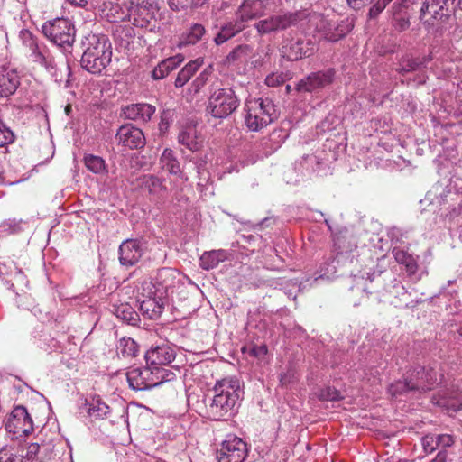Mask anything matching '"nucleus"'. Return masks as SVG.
<instances>
[{"instance_id":"obj_12","label":"nucleus","mask_w":462,"mask_h":462,"mask_svg":"<svg viewBox=\"0 0 462 462\" xmlns=\"http://www.w3.org/2000/svg\"><path fill=\"white\" fill-rule=\"evenodd\" d=\"M247 445L236 436H228L217 450L218 462H244L247 457Z\"/></svg>"},{"instance_id":"obj_57","label":"nucleus","mask_w":462,"mask_h":462,"mask_svg":"<svg viewBox=\"0 0 462 462\" xmlns=\"http://www.w3.org/2000/svg\"><path fill=\"white\" fill-rule=\"evenodd\" d=\"M199 177V182L198 187H205L210 180V175L209 172L207 170H203V171H199V174H198Z\"/></svg>"},{"instance_id":"obj_40","label":"nucleus","mask_w":462,"mask_h":462,"mask_svg":"<svg viewBox=\"0 0 462 462\" xmlns=\"http://www.w3.org/2000/svg\"><path fill=\"white\" fill-rule=\"evenodd\" d=\"M110 412L109 406L100 400L94 401L89 404L88 413L97 419H104Z\"/></svg>"},{"instance_id":"obj_39","label":"nucleus","mask_w":462,"mask_h":462,"mask_svg":"<svg viewBox=\"0 0 462 462\" xmlns=\"http://www.w3.org/2000/svg\"><path fill=\"white\" fill-rule=\"evenodd\" d=\"M118 349L124 357H133L137 355L139 346L134 339L123 337L119 341Z\"/></svg>"},{"instance_id":"obj_28","label":"nucleus","mask_w":462,"mask_h":462,"mask_svg":"<svg viewBox=\"0 0 462 462\" xmlns=\"http://www.w3.org/2000/svg\"><path fill=\"white\" fill-rule=\"evenodd\" d=\"M141 186L151 195L162 198L167 192V187L163 180L155 175L148 174L141 178Z\"/></svg>"},{"instance_id":"obj_27","label":"nucleus","mask_w":462,"mask_h":462,"mask_svg":"<svg viewBox=\"0 0 462 462\" xmlns=\"http://www.w3.org/2000/svg\"><path fill=\"white\" fill-rule=\"evenodd\" d=\"M178 142L191 152L199 151L202 146V142L199 140L194 126L182 128L179 133Z\"/></svg>"},{"instance_id":"obj_33","label":"nucleus","mask_w":462,"mask_h":462,"mask_svg":"<svg viewBox=\"0 0 462 462\" xmlns=\"http://www.w3.org/2000/svg\"><path fill=\"white\" fill-rule=\"evenodd\" d=\"M203 60L198 58L194 60H190L185 65L184 68L178 73L175 79L174 85L176 88L183 87L191 77L197 72V70L202 66Z\"/></svg>"},{"instance_id":"obj_35","label":"nucleus","mask_w":462,"mask_h":462,"mask_svg":"<svg viewBox=\"0 0 462 462\" xmlns=\"http://www.w3.org/2000/svg\"><path fill=\"white\" fill-rule=\"evenodd\" d=\"M393 254L396 262L405 266L407 273L410 275L415 274L418 270V263L416 258L407 253L406 251L394 247L393 249Z\"/></svg>"},{"instance_id":"obj_32","label":"nucleus","mask_w":462,"mask_h":462,"mask_svg":"<svg viewBox=\"0 0 462 462\" xmlns=\"http://www.w3.org/2000/svg\"><path fill=\"white\" fill-rule=\"evenodd\" d=\"M206 32L205 27L200 23H193L180 38L179 47L196 44Z\"/></svg>"},{"instance_id":"obj_61","label":"nucleus","mask_w":462,"mask_h":462,"mask_svg":"<svg viewBox=\"0 0 462 462\" xmlns=\"http://www.w3.org/2000/svg\"><path fill=\"white\" fill-rule=\"evenodd\" d=\"M430 462H447V451L440 450L437 454L436 457L432 459Z\"/></svg>"},{"instance_id":"obj_25","label":"nucleus","mask_w":462,"mask_h":462,"mask_svg":"<svg viewBox=\"0 0 462 462\" xmlns=\"http://www.w3.org/2000/svg\"><path fill=\"white\" fill-rule=\"evenodd\" d=\"M246 28V25L240 21V19L235 15V18L231 21L226 22L221 26L220 31L215 37V42L220 45L236 36L237 33Z\"/></svg>"},{"instance_id":"obj_5","label":"nucleus","mask_w":462,"mask_h":462,"mask_svg":"<svg viewBox=\"0 0 462 462\" xmlns=\"http://www.w3.org/2000/svg\"><path fill=\"white\" fill-rule=\"evenodd\" d=\"M245 125L249 131L259 132L277 118V110L271 99L254 98L245 104Z\"/></svg>"},{"instance_id":"obj_16","label":"nucleus","mask_w":462,"mask_h":462,"mask_svg":"<svg viewBox=\"0 0 462 462\" xmlns=\"http://www.w3.org/2000/svg\"><path fill=\"white\" fill-rule=\"evenodd\" d=\"M137 301L141 313L150 319H158L168 304L167 299H162L153 293L145 292V295L143 294L142 290L139 291V286H137Z\"/></svg>"},{"instance_id":"obj_15","label":"nucleus","mask_w":462,"mask_h":462,"mask_svg":"<svg viewBox=\"0 0 462 462\" xmlns=\"http://www.w3.org/2000/svg\"><path fill=\"white\" fill-rule=\"evenodd\" d=\"M155 9L153 2L143 0L141 3L137 2L136 5L132 3L127 14L119 18L122 20L127 18L134 26L144 28L154 19Z\"/></svg>"},{"instance_id":"obj_29","label":"nucleus","mask_w":462,"mask_h":462,"mask_svg":"<svg viewBox=\"0 0 462 462\" xmlns=\"http://www.w3.org/2000/svg\"><path fill=\"white\" fill-rule=\"evenodd\" d=\"M439 404L454 412L462 410V391L457 388L447 390L440 398Z\"/></svg>"},{"instance_id":"obj_9","label":"nucleus","mask_w":462,"mask_h":462,"mask_svg":"<svg viewBox=\"0 0 462 462\" xmlns=\"http://www.w3.org/2000/svg\"><path fill=\"white\" fill-rule=\"evenodd\" d=\"M239 104L240 100L232 88H218L208 99V111L216 118H226L236 110Z\"/></svg>"},{"instance_id":"obj_56","label":"nucleus","mask_w":462,"mask_h":462,"mask_svg":"<svg viewBox=\"0 0 462 462\" xmlns=\"http://www.w3.org/2000/svg\"><path fill=\"white\" fill-rule=\"evenodd\" d=\"M248 353L252 356L261 358L267 354V347L264 345L253 346L249 347Z\"/></svg>"},{"instance_id":"obj_10","label":"nucleus","mask_w":462,"mask_h":462,"mask_svg":"<svg viewBox=\"0 0 462 462\" xmlns=\"http://www.w3.org/2000/svg\"><path fill=\"white\" fill-rule=\"evenodd\" d=\"M414 393H421L431 390L438 383L437 372L431 367L420 365L409 368L405 372Z\"/></svg>"},{"instance_id":"obj_34","label":"nucleus","mask_w":462,"mask_h":462,"mask_svg":"<svg viewBox=\"0 0 462 462\" xmlns=\"http://www.w3.org/2000/svg\"><path fill=\"white\" fill-rule=\"evenodd\" d=\"M113 312L118 319L132 326L137 325L140 320L139 314L128 303L114 305Z\"/></svg>"},{"instance_id":"obj_37","label":"nucleus","mask_w":462,"mask_h":462,"mask_svg":"<svg viewBox=\"0 0 462 462\" xmlns=\"http://www.w3.org/2000/svg\"><path fill=\"white\" fill-rule=\"evenodd\" d=\"M83 161L86 168L95 174H106L108 171L105 160L100 156L87 154Z\"/></svg>"},{"instance_id":"obj_30","label":"nucleus","mask_w":462,"mask_h":462,"mask_svg":"<svg viewBox=\"0 0 462 462\" xmlns=\"http://www.w3.org/2000/svg\"><path fill=\"white\" fill-rule=\"evenodd\" d=\"M431 60L432 56L430 54L417 59L410 57L402 58V60L400 61L397 71L402 75H405L406 73L416 71L420 68H426L429 62Z\"/></svg>"},{"instance_id":"obj_44","label":"nucleus","mask_w":462,"mask_h":462,"mask_svg":"<svg viewBox=\"0 0 462 462\" xmlns=\"http://www.w3.org/2000/svg\"><path fill=\"white\" fill-rule=\"evenodd\" d=\"M318 88V73H311L305 79H301L297 85V90L299 92H309L316 90Z\"/></svg>"},{"instance_id":"obj_18","label":"nucleus","mask_w":462,"mask_h":462,"mask_svg":"<svg viewBox=\"0 0 462 462\" xmlns=\"http://www.w3.org/2000/svg\"><path fill=\"white\" fill-rule=\"evenodd\" d=\"M119 262L123 266L135 265L143 254V244L137 239H126L118 249Z\"/></svg>"},{"instance_id":"obj_48","label":"nucleus","mask_w":462,"mask_h":462,"mask_svg":"<svg viewBox=\"0 0 462 462\" xmlns=\"http://www.w3.org/2000/svg\"><path fill=\"white\" fill-rule=\"evenodd\" d=\"M207 0H168L171 9L178 11L182 9L190 3L192 5L198 7L202 6Z\"/></svg>"},{"instance_id":"obj_45","label":"nucleus","mask_w":462,"mask_h":462,"mask_svg":"<svg viewBox=\"0 0 462 462\" xmlns=\"http://www.w3.org/2000/svg\"><path fill=\"white\" fill-rule=\"evenodd\" d=\"M40 451V446L38 443L27 444L25 448L19 447V457L23 459V462H32Z\"/></svg>"},{"instance_id":"obj_51","label":"nucleus","mask_w":462,"mask_h":462,"mask_svg":"<svg viewBox=\"0 0 462 462\" xmlns=\"http://www.w3.org/2000/svg\"><path fill=\"white\" fill-rule=\"evenodd\" d=\"M413 0H394L392 10L393 15L398 16L400 15L404 9L408 8L410 5L413 4Z\"/></svg>"},{"instance_id":"obj_54","label":"nucleus","mask_w":462,"mask_h":462,"mask_svg":"<svg viewBox=\"0 0 462 462\" xmlns=\"http://www.w3.org/2000/svg\"><path fill=\"white\" fill-rule=\"evenodd\" d=\"M208 73L204 70L202 71L192 82V87L195 92H198L208 81Z\"/></svg>"},{"instance_id":"obj_1","label":"nucleus","mask_w":462,"mask_h":462,"mask_svg":"<svg viewBox=\"0 0 462 462\" xmlns=\"http://www.w3.org/2000/svg\"><path fill=\"white\" fill-rule=\"evenodd\" d=\"M212 393L213 395L206 402V417L212 420H227L233 417L243 393L239 380L236 377L218 380Z\"/></svg>"},{"instance_id":"obj_23","label":"nucleus","mask_w":462,"mask_h":462,"mask_svg":"<svg viewBox=\"0 0 462 462\" xmlns=\"http://www.w3.org/2000/svg\"><path fill=\"white\" fill-rule=\"evenodd\" d=\"M156 111L155 106L146 103L132 104L122 109V115L129 120L146 123Z\"/></svg>"},{"instance_id":"obj_46","label":"nucleus","mask_w":462,"mask_h":462,"mask_svg":"<svg viewBox=\"0 0 462 462\" xmlns=\"http://www.w3.org/2000/svg\"><path fill=\"white\" fill-rule=\"evenodd\" d=\"M318 165V157L315 154L305 155L300 162V169L306 171L308 175L315 173Z\"/></svg>"},{"instance_id":"obj_8","label":"nucleus","mask_w":462,"mask_h":462,"mask_svg":"<svg viewBox=\"0 0 462 462\" xmlns=\"http://www.w3.org/2000/svg\"><path fill=\"white\" fill-rule=\"evenodd\" d=\"M177 276L176 271L171 268L160 269L154 277V282L144 280L140 283L139 291L142 290V293L144 295L145 292L153 293L158 297L168 300L178 282Z\"/></svg>"},{"instance_id":"obj_53","label":"nucleus","mask_w":462,"mask_h":462,"mask_svg":"<svg viewBox=\"0 0 462 462\" xmlns=\"http://www.w3.org/2000/svg\"><path fill=\"white\" fill-rule=\"evenodd\" d=\"M262 5L263 12H271L274 11L277 7H279L282 0H258Z\"/></svg>"},{"instance_id":"obj_60","label":"nucleus","mask_w":462,"mask_h":462,"mask_svg":"<svg viewBox=\"0 0 462 462\" xmlns=\"http://www.w3.org/2000/svg\"><path fill=\"white\" fill-rule=\"evenodd\" d=\"M330 391V389H328L326 394L323 392L319 393V399L326 398L332 401L340 399V393L337 391H332V393Z\"/></svg>"},{"instance_id":"obj_47","label":"nucleus","mask_w":462,"mask_h":462,"mask_svg":"<svg viewBox=\"0 0 462 462\" xmlns=\"http://www.w3.org/2000/svg\"><path fill=\"white\" fill-rule=\"evenodd\" d=\"M14 141L13 131L0 119V147L12 143Z\"/></svg>"},{"instance_id":"obj_24","label":"nucleus","mask_w":462,"mask_h":462,"mask_svg":"<svg viewBox=\"0 0 462 462\" xmlns=\"http://www.w3.org/2000/svg\"><path fill=\"white\" fill-rule=\"evenodd\" d=\"M262 4L258 0H243L237 7L235 15L237 16L246 26L247 23L264 14Z\"/></svg>"},{"instance_id":"obj_63","label":"nucleus","mask_w":462,"mask_h":462,"mask_svg":"<svg viewBox=\"0 0 462 462\" xmlns=\"http://www.w3.org/2000/svg\"><path fill=\"white\" fill-rule=\"evenodd\" d=\"M291 374L290 373L280 374V383L282 385H286L291 383Z\"/></svg>"},{"instance_id":"obj_62","label":"nucleus","mask_w":462,"mask_h":462,"mask_svg":"<svg viewBox=\"0 0 462 462\" xmlns=\"http://www.w3.org/2000/svg\"><path fill=\"white\" fill-rule=\"evenodd\" d=\"M381 13H382V11L373 5V6L369 10L368 16H369L370 19H374Z\"/></svg>"},{"instance_id":"obj_2","label":"nucleus","mask_w":462,"mask_h":462,"mask_svg":"<svg viewBox=\"0 0 462 462\" xmlns=\"http://www.w3.org/2000/svg\"><path fill=\"white\" fill-rule=\"evenodd\" d=\"M82 44L81 67L92 74L100 73L111 62V42L106 35L88 34Z\"/></svg>"},{"instance_id":"obj_38","label":"nucleus","mask_w":462,"mask_h":462,"mask_svg":"<svg viewBox=\"0 0 462 462\" xmlns=\"http://www.w3.org/2000/svg\"><path fill=\"white\" fill-rule=\"evenodd\" d=\"M388 393L395 398L408 395L410 393L415 394L405 374H403L402 379L396 380L389 385Z\"/></svg>"},{"instance_id":"obj_21","label":"nucleus","mask_w":462,"mask_h":462,"mask_svg":"<svg viewBox=\"0 0 462 462\" xmlns=\"http://www.w3.org/2000/svg\"><path fill=\"white\" fill-rule=\"evenodd\" d=\"M350 31L349 24L342 22L328 20L326 18L319 19V33L322 32L323 37L329 42H337L343 38Z\"/></svg>"},{"instance_id":"obj_41","label":"nucleus","mask_w":462,"mask_h":462,"mask_svg":"<svg viewBox=\"0 0 462 462\" xmlns=\"http://www.w3.org/2000/svg\"><path fill=\"white\" fill-rule=\"evenodd\" d=\"M253 48L248 44H242L236 47L226 57L229 62L246 60L252 53Z\"/></svg>"},{"instance_id":"obj_49","label":"nucleus","mask_w":462,"mask_h":462,"mask_svg":"<svg viewBox=\"0 0 462 462\" xmlns=\"http://www.w3.org/2000/svg\"><path fill=\"white\" fill-rule=\"evenodd\" d=\"M421 446L425 453L430 454L438 449L435 434H428L421 438Z\"/></svg>"},{"instance_id":"obj_64","label":"nucleus","mask_w":462,"mask_h":462,"mask_svg":"<svg viewBox=\"0 0 462 462\" xmlns=\"http://www.w3.org/2000/svg\"><path fill=\"white\" fill-rule=\"evenodd\" d=\"M378 462H409L408 460H405V459H397V458H394L393 457H382Z\"/></svg>"},{"instance_id":"obj_42","label":"nucleus","mask_w":462,"mask_h":462,"mask_svg":"<svg viewBox=\"0 0 462 462\" xmlns=\"http://www.w3.org/2000/svg\"><path fill=\"white\" fill-rule=\"evenodd\" d=\"M0 462H23L19 457V447H3L0 449Z\"/></svg>"},{"instance_id":"obj_31","label":"nucleus","mask_w":462,"mask_h":462,"mask_svg":"<svg viewBox=\"0 0 462 462\" xmlns=\"http://www.w3.org/2000/svg\"><path fill=\"white\" fill-rule=\"evenodd\" d=\"M182 61L183 58L180 55H176L162 60L153 69L152 72V78L154 79H162L165 78L171 71L175 69Z\"/></svg>"},{"instance_id":"obj_43","label":"nucleus","mask_w":462,"mask_h":462,"mask_svg":"<svg viewBox=\"0 0 462 462\" xmlns=\"http://www.w3.org/2000/svg\"><path fill=\"white\" fill-rule=\"evenodd\" d=\"M302 42H295L282 47V55L289 60H297L302 57Z\"/></svg>"},{"instance_id":"obj_3","label":"nucleus","mask_w":462,"mask_h":462,"mask_svg":"<svg viewBox=\"0 0 462 462\" xmlns=\"http://www.w3.org/2000/svg\"><path fill=\"white\" fill-rule=\"evenodd\" d=\"M19 38L28 58L32 62L42 66L56 82L62 81L58 64L48 47L28 30H22Z\"/></svg>"},{"instance_id":"obj_19","label":"nucleus","mask_w":462,"mask_h":462,"mask_svg":"<svg viewBox=\"0 0 462 462\" xmlns=\"http://www.w3.org/2000/svg\"><path fill=\"white\" fill-rule=\"evenodd\" d=\"M387 276H388V274L383 271H376V272L374 271L372 273H367L366 279L371 283L375 282V285L374 287H372L371 289H369L368 287H365L364 289V291L368 293H372L374 291L381 293L384 291L389 293H395L396 296H401V295H404L407 293L404 286L401 283V282L397 281L396 279H394L392 282H393L392 286H385V287L381 288L383 282L386 281L389 278Z\"/></svg>"},{"instance_id":"obj_4","label":"nucleus","mask_w":462,"mask_h":462,"mask_svg":"<svg viewBox=\"0 0 462 462\" xmlns=\"http://www.w3.org/2000/svg\"><path fill=\"white\" fill-rule=\"evenodd\" d=\"M457 8L462 10V0H425L420 18L429 32H438Z\"/></svg>"},{"instance_id":"obj_17","label":"nucleus","mask_w":462,"mask_h":462,"mask_svg":"<svg viewBox=\"0 0 462 462\" xmlns=\"http://www.w3.org/2000/svg\"><path fill=\"white\" fill-rule=\"evenodd\" d=\"M325 223L331 232L334 246L337 247L339 253L352 252L356 248L357 238L353 230L346 227L335 228L328 219H325Z\"/></svg>"},{"instance_id":"obj_7","label":"nucleus","mask_w":462,"mask_h":462,"mask_svg":"<svg viewBox=\"0 0 462 462\" xmlns=\"http://www.w3.org/2000/svg\"><path fill=\"white\" fill-rule=\"evenodd\" d=\"M42 32L46 38L64 51L69 49L75 42V27L69 19L48 21L42 26Z\"/></svg>"},{"instance_id":"obj_55","label":"nucleus","mask_w":462,"mask_h":462,"mask_svg":"<svg viewBox=\"0 0 462 462\" xmlns=\"http://www.w3.org/2000/svg\"><path fill=\"white\" fill-rule=\"evenodd\" d=\"M335 75V71L333 69H328L325 71L319 74V88L325 85H328L332 82Z\"/></svg>"},{"instance_id":"obj_58","label":"nucleus","mask_w":462,"mask_h":462,"mask_svg":"<svg viewBox=\"0 0 462 462\" xmlns=\"http://www.w3.org/2000/svg\"><path fill=\"white\" fill-rule=\"evenodd\" d=\"M348 5L354 9H360L370 5L373 0H346Z\"/></svg>"},{"instance_id":"obj_11","label":"nucleus","mask_w":462,"mask_h":462,"mask_svg":"<svg viewBox=\"0 0 462 462\" xmlns=\"http://www.w3.org/2000/svg\"><path fill=\"white\" fill-rule=\"evenodd\" d=\"M5 430L13 434L12 439L28 436L33 430V422L23 406H16L5 422Z\"/></svg>"},{"instance_id":"obj_22","label":"nucleus","mask_w":462,"mask_h":462,"mask_svg":"<svg viewBox=\"0 0 462 462\" xmlns=\"http://www.w3.org/2000/svg\"><path fill=\"white\" fill-rule=\"evenodd\" d=\"M20 85V78L15 69L9 66L0 67V97L13 95Z\"/></svg>"},{"instance_id":"obj_50","label":"nucleus","mask_w":462,"mask_h":462,"mask_svg":"<svg viewBox=\"0 0 462 462\" xmlns=\"http://www.w3.org/2000/svg\"><path fill=\"white\" fill-rule=\"evenodd\" d=\"M287 79V74L276 72L268 75L265 79V83L269 87H277L284 83Z\"/></svg>"},{"instance_id":"obj_14","label":"nucleus","mask_w":462,"mask_h":462,"mask_svg":"<svg viewBox=\"0 0 462 462\" xmlns=\"http://www.w3.org/2000/svg\"><path fill=\"white\" fill-rule=\"evenodd\" d=\"M176 356L175 348L168 342L152 346L145 354V360L154 370H167L163 366L171 365Z\"/></svg>"},{"instance_id":"obj_52","label":"nucleus","mask_w":462,"mask_h":462,"mask_svg":"<svg viewBox=\"0 0 462 462\" xmlns=\"http://www.w3.org/2000/svg\"><path fill=\"white\" fill-rule=\"evenodd\" d=\"M435 439L437 440L438 448H442V450H445L446 448L450 447L454 443L452 436L448 434L435 435Z\"/></svg>"},{"instance_id":"obj_20","label":"nucleus","mask_w":462,"mask_h":462,"mask_svg":"<svg viewBox=\"0 0 462 462\" xmlns=\"http://www.w3.org/2000/svg\"><path fill=\"white\" fill-rule=\"evenodd\" d=\"M116 138L119 143L129 149L142 148L145 143L143 131L131 124L122 125L118 129Z\"/></svg>"},{"instance_id":"obj_59","label":"nucleus","mask_w":462,"mask_h":462,"mask_svg":"<svg viewBox=\"0 0 462 462\" xmlns=\"http://www.w3.org/2000/svg\"><path fill=\"white\" fill-rule=\"evenodd\" d=\"M393 18L396 20L397 26L401 31L406 30L409 27V20L402 16V14L398 16H393Z\"/></svg>"},{"instance_id":"obj_6","label":"nucleus","mask_w":462,"mask_h":462,"mask_svg":"<svg viewBox=\"0 0 462 462\" xmlns=\"http://www.w3.org/2000/svg\"><path fill=\"white\" fill-rule=\"evenodd\" d=\"M176 374L171 370H154L151 366L135 367L126 373L130 388L134 391H144L174 380Z\"/></svg>"},{"instance_id":"obj_26","label":"nucleus","mask_w":462,"mask_h":462,"mask_svg":"<svg viewBox=\"0 0 462 462\" xmlns=\"http://www.w3.org/2000/svg\"><path fill=\"white\" fill-rule=\"evenodd\" d=\"M230 256V253L224 249L204 252L200 256L199 264L204 270L216 268L220 263L225 262Z\"/></svg>"},{"instance_id":"obj_36","label":"nucleus","mask_w":462,"mask_h":462,"mask_svg":"<svg viewBox=\"0 0 462 462\" xmlns=\"http://www.w3.org/2000/svg\"><path fill=\"white\" fill-rule=\"evenodd\" d=\"M162 168L173 175L181 174L180 165L171 149L166 148L160 158Z\"/></svg>"},{"instance_id":"obj_13","label":"nucleus","mask_w":462,"mask_h":462,"mask_svg":"<svg viewBox=\"0 0 462 462\" xmlns=\"http://www.w3.org/2000/svg\"><path fill=\"white\" fill-rule=\"evenodd\" d=\"M298 22V14L288 13L283 14L271 15L265 19L259 20L254 23V28L260 35H265L278 31L285 30Z\"/></svg>"}]
</instances>
